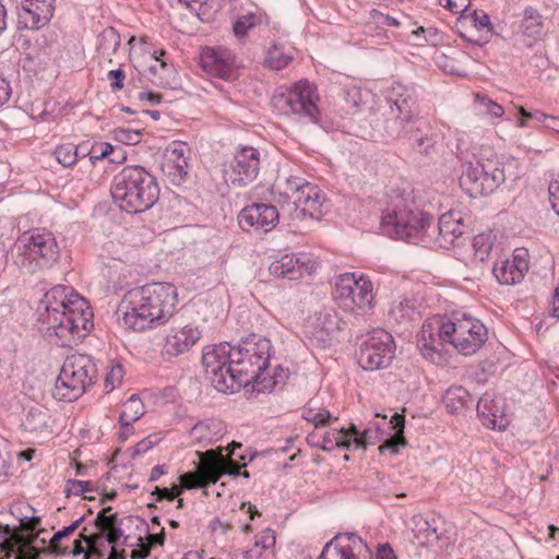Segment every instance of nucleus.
<instances>
[{
	"label": "nucleus",
	"instance_id": "obj_38",
	"mask_svg": "<svg viewBox=\"0 0 559 559\" xmlns=\"http://www.w3.org/2000/svg\"><path fill=\"white\" fill-rule=\"evenodd\" d=\"M472 402L468 391L461 385L449 388L443 395V403L451 413H459Z\"/></svg>",
	"mask_w": 559,
	"mask_h": 559
},
{
	"label": "nucleus",
	"instance_id": "obj_42",
	"mask_svg": "<svg viewBox=\"0 0 559 559\" xmlns=\"http://www.w3.org/2000/svg\"><path fill=\"white\" fill-rule=\"evenodd\" d=\"M203 20H210L219 9L222 0H179Z\"/></svg>",
	"mask_w": 559,
	"mask_h": 559
},
{
	"label": "nucleus",
	"instance_id": "obj_44",
	"mask_svg": "<svg viewBox=\"0 0 559 559\" xmlns=\"http://www.w3.org/2000/svg\"><path fill=\"white\" fill-rule=\"evenodd\" d=\"M523 34L531 38H537L543 32L542 15L534 9L530 8L524 11Z\"/></svg>",
	"mask_w": 559,
	"mask_h": 559
},
{
	"label": "nucleus",
	"instance_id": "obj_40",
	"mask_svg": "<svg viewBox=\"0 0 559 559\" xmlns=\"http://www.w3.org/2000/svg\"><path fill=\"white\" fill-rule=\"evenodd\" d=\"M4 532L9 539L13 540L20 548L16 559H37L40 551L33 545V537L21 536L8 525L4 527Z\"/></svg>",
	"mask_w": 559,
	"mask_h": 559
},
{
	"label": "nucleus",
	"instance_id": "obj_24",
	"mask_svg": "<svg viewBox=\"0 0 559 559\" xmlns=\"http://www.w3.org/2000/svg\"><path fill=\"white\" fill-rule=\"evenodd\" d=\"M307 328L312 338L322 347L330 345L335 333L340 330V318L333 309L317 311L307 321Z\"/></svg>",
	"mask_w": 559,
	"mask_h": 559
},
{
	"label": "nucleus",
	"instance_id": "obj_13",
	"mask_svg": "<svg viewBox=\"0 0 559 559\" xmlns=\"http://www.w3.org/2000/svg\"><path fill=\"white\" fill-rule=\"evenodd\" d=\"M316 99L317 95L313 86L305 80L298 81L286 94L273 97L274 106L282 114L305 117L312 121L317 120L318 115Z\"/></svg>",
	"mask_w": 559,
	"mask_h": 559
},
{
	"label": "nucleus",
	"instance_id": "obj_27",
	"mask_svg": "<svg viewBox=\"0 0 559 559\" xmlns=\"http://www.w3.org/2000/svg\"><path fill=\"white\" fill-rule=\"evenodd\" d=\"M485 180H487L485 168L480 163H478V159L475 162H467L463 165L460 185L471 198L489 194L487 182Z\"/></svg>",
	"mask_w": 559,
	"mask_h": 559
},
{
	"label": "nucleus",
	"instance_id": "obj_55",
	"mask_svg": "<svg viewBox=\"0 0 559 559\" xmlns=\"http://www.w3.org/2000/svg\"><path fill=\"white\" fill-rule=\"evenodd\" d=\"M124 376V370L121 365H115L108 371L105 378V386L108 391H112L116 386H118Z\"/></svg>",
	"mask_w": 559,
	"mask_h": 559
},
{
	"label": "nucleus",
	"instance_id": "obj_28",
	"mask_svg": "<svg viewBox=\"0 0 559 559\" xmlns=\"http://www.w3.org/2000/svg\"><path fill=\"white\" fill-rule=\"evenodd\" d=\"M17 15L20 27L26 29H37L48 24L53 15V12L49 11V9L44 4L43 8H40L32 1L23 0Z\"/></svg>",
	"mask_w": 559,
	"mask_h": 559
},
{
	"label": "nucleus",
	"instance_id": "obj_34",
	"mask_svg": "<svg viewBox=\"0 0 559 559\" xmlns=\"http://www.w3.org/2000/svg\"><path fill=\"white\" fill-rule=\"evenodd\" d=\"M486 173L487 188L489 193L493 192L500 185L506 181L507 163L499 156H491L486 159H478Z\"/></svg>",
	"mask_w": 559,
	"mask_h": 559
},
{
	"label": "nucleus",
	"instance_id": "obj_17",
	"mask_svg": "<svg viewBox=\"0 0 559 559\" xmlns=\"http://www.w3.org/2000/svg\"><path fill=\"white\" fill-rule=\"evenodd\" d=\"M318 559H370V549L355 533L338 534L324 546Z\"/></svg>",
	"mask_w": 559,
	"mask_h": 559
},
{
	"label": "nucleus",
	"instance_id": "obj_33",
	"mask_svg": "<svg viewBox=\"0 0 559 559\" xmlns=\"http://www.w3.org/2000/svg\"><path fill=\"white\" fill-rule=\"evenodd\" d=\"M95 526L100 533H106V540L115 545L122 536L117 514L111 513V507L104 508L95 519Z\"/></svg>",
	"mask_w": 559,
	"mask_h": 559
},
{
	"label": "nucleus",
	"instance_id": "obj_62",
	"mask_svg": "<svg viewBox=\"0 0 559 559\" xmlns=\"http://www.w3.org/2000/svg\"><path fill=\"white\" fill-rule=\"evenodd\" d=\"M539 121L544 124L545 128L559 133V118L542 114Z\"/></svg>",
	"mask_w": 559,
	"mask_h": 559
},
{
	"label": "nucleus",
	"instance_id": "obj_29",
	"mask_svg": "<svg viewBox=\"0 0 559 559\" xmlns=\"http://www.w3.org/2000/svg\"><path fill=\"white\" fill-rule=\"evenodd\" d=\"M426 127V122L414 117L411 111L395 116L388 124L386 132L392 138H407L412 140L415 138L416 133H421Z\"/></svg>",
	"mask_w": 559,
	"mask_h": 559
},
{
	"label": "nucleus",
	"instance_id": "obj_5",
	"mask_svg": "<svg viewBox=\"0 0 559 559\" xmlns=\"http://www.w3.org/2000/svg\"><path fill=\"white\" fill-rule=\"evenodd\" d=\"M270 356L271 343L267 338L260 335H250L237 346H233L231 369L234 371L236 391L264 379Z\"/></svg>",
	"mask_w": 559,
	"mask_h": 559
},
{
	"label": "nucleus",
	"instance_id": "obj_32",
	"mask_svg": "<svg viewBox=\"0 0 559 559\" xmlns=\"http://www.w3.org/2000/svg\"><path fill=\"white\" fill-rule=\"evenodd\" d=\"M145 413L141 399L132 395L123 405L119 415L121 424V439L126 440L132 433L131 424L140 419Z\"/></svg>",
	"mask_w": 559,
	"mask_h": 559
},
{
	"label": "nucleus",
	"instance_id": "obj_58",
	"mask_svg": "<svg viewBox=\"0 0 559 559\" xmlns=\"http://www.w3.org/2000/svg\"><path fill=\"white\" fill-rule=\"evenodd\" d=\"M253 16L246 15L238 19L234 24V32L236 36L243 37L247 32L254 25Z\"/></svg>",
	"mask_w": 559,
	"mask_h": 559
},
{
	"label": "nucleus",
	"instance_id": "obj_54",
	"mask_svg": "<svg viewBox=\"0 0 559 559\" xmlns=\"http://www.w3.org/2000/svg\"><path fill=\"white\" fill-rule=\"evenodd\" d=\"M116 151H120L119 146H114L110 143L104 142L96 144L92 147V155L90 159L95 163V160L109 157L111 154H115Z\"/></svg>",
	"mask_w": 559,
	"mask_h": 559
},
{
	"label": "nucleus",
	"instance_id": "obj_3",
	"mask_svg": "<svg viewBox=\"0 0 559 559\" xmlns=\"http://www.w3.org/2000/svg\"><path fill=\"white\" fill-rule=\"evenodd\" d=\"M111 195L117 205L128 213L151 209L158 200L155 178L139 166L126 167L115 179Z\"/></svg>",
	"mask_w": 559,
	"mask_h": 559
},
{
	"label": "nucleus",
	"instance_id": "obj_36",
	"mask_svg": "<svg viewBox=\"0 0 559 559\" xmlns=\"http://www.w3.org/2000/svg\"><path fill=\"white\" fill-rule=\"evenodd\" d=\"M499 407L495 404L492 396L488 393L484 394L477 403V414L484 426L491 429H502L498 424Z\"/></svg>",
	"mask_w": 559,
	"mask_h": 559
},
{
	"label": "nucleus",
	"instance_id": "obj_56",
	"mask_svg": "<svg viewBox=\"0 0 559 559\" xmlns=\"http://www.w3.org/2000/svg\"><path fill=\"white\" fill-rule=\"evenodd\" d=\"M46 424V414L39 409H31L24 425L29 430H38Z\"/></svg>",
	"mask_w": 559,
	"mask_h": 559
},
{
	"label": "nucleus",
	"instance_id": "obj_47",
	"mask_svg": "<svg viewBox=\"0 0 559 559\" xmlns=\"http://www.w3.org/2000/svg\"><path fill=\"white\" fill-rule=\"evenodd\" d=\"M80 146H75L71 143L61 144L55 151L57 160L64 167L73 166L79 158Z\"/></svg>",
	"mask_w": 559,
	"mask_h": 559
},
{
	"label": "nucleus",
	"instance_id": "obj_6",
	"mask_svg": "<svg viewBox=\"0 0 559 559\" xmlns=\"http://www.w3.org/2000/svg\"><path fill=\"white\" fill-rule=\"evenodd\" d=\"M97 378L93 358L85 354L68 356L56 381L53 396L71 402L79 399Z\"/></svg>",
	"mask_w": 559,
	"mask_h": 559
},
{
	"label": "nucleus",
	"instance_id": "obj_15",
	"mask_svg": "<svg viewBox=\"0 0 559 559\" xmlns=\"http://www.w3.org/2000/svg\"><path fill=\"white\" fill-rule=\"evenodd\" d=\"M394 352L392 335L381 329L374 330L361 347L359 364L367 370L386 368L392 362Z\"/></svg>",
	"mask_w": 559,
	"mask_h": 559
},
{
	"label": "nucleus",
	"instance_id": "obj_35",
	"mask_svg": "<svg viewBox=\"0 0 559 559\" xmlns=\"http://www.w3.org/2000/svg\"><path fill=\"white\" fill-rule=\"evenodd\" d=\"M386 98L390 104L391 112L394 116H401L411 112V91L401 83H394L386 91Z\"/></svg>",
	"mask_w": 559,
	"mask_h": 559
},
{
	"label": "nucleus",
	"instance_id": "obj_22",
	"mask_svg": "<svg viewBox=\"0 0 559 559\" xmlns=\"http://www.w3.org/2000/svg\"><path fill=\"white\" fill-rule=\"evenodd\" d=\"M201 337V326L194 322L173 326L165 338L164 354L169 357L186 354Z\"/></svg>",
	"mask_w": 559,
	"mask_h": 559
},
{
	"label": "nucleus",
	"instance_id": "obj_63",
	"mask_svg": "<svg viewBox=\"0 0 559 559\" xmlns=\"http://www.w3.org/2000/svg\"><path fill=\"white\" fill-rule=\"evenodd\" d=\"M11 92L9 82L0 74V107L10 99Z\"/></svg>",
	"mask_w": 559,
	"mask_h": 559
},
{
	"label": "nucleus",
	"instance_id": "obj_49",
	"mask_svg": "<svg viewBox=\"0 0 559 559\" xmlns=\"http://www.w3.org/2000/svg\"><path fill=\"white\" fill-rule=\"evenodd\" d=\"M112 134L117 142L126 145H135L142 139V133L139 130L118 128L114 130Z\"/></svg>",
	"mask_w": 559,
	"mask_h": 559
},
{
	"label": "nucleus",
	"instance_id": "obj_39",
	"mask_svg": "<svg viewBox=\"0 0 559 559\" xmlns=\"http://www.w3.org/2000/svg\"><path fill=\"white\" fill-rule=\"evenodd\" d=\"M276 543L275 533L271 528L261 531L251 548L243 551L245 559H260L263 551L271 550Z\"/></svg>",
	"mask_w": 559,
	"mask_h": 559
},
{
	"label": "nucleus",
	"instance_id": "obj_45",
	"mask_svg": "<svg viewBox=\"0 0 559 559\" xmlns=\"http://www.w3.org/2000/svg\"><path fill=\"white\" fill-rule=\"evenodd\" d=\"M292 59L293 57L285 52L282 47L273 45L267 50L265 63L272 70H282L288 66Z\"/></svg>",
	"mask_w": 559,
	"mask_h": 559
},
{
	"label": "nucleus",
	"instance_id": "obj_7",
	"mask_svg": "<svg viewBox=\"0 0 559 559\" xmlns=\"http://www.w3.org/2000/svg\"><path fill=\"white\" fill-rule=\"evenodd\" d=\"M332 295L337 306L349 313H366L374 300L372 282L360 272L340 274L334 282Z\"/></svg>",
	"mask_w": 559,
	"mask_h": 559
},
{
	"label": "nucleus",
	"instance_id": "obj_21",
	"mask_svg": "<svg viewBox=\"0 0 559 559\" xmlns=\"http://www.w3.org/2000/svg\"><path fill=\"white\" fill-rule=\"evenodd\" d=\"M278 210L274 205L254 203L241 210L239 226L246 231L269 233L278 224Z\"/></svg>",
	"mask_w": 559,
	"mask_h": 559
},
{
	"label": "nucleus",
	"instance_id": "obj_11",
	"mask_svg": "<svg viewBox=\"0 0 559 559\" xmlns=\"http://www.w3.org/2000/svg\"><path fill=\"white\" fill-rule=\"evenodd\" d=\"M229 457L216 454L214 451L201 453V464L197 472H189L179 477L181 487L186 489L202 488L207 484H215L223 474L238 475L240 465L233 461V455L240 443L231 442L229 445Z\"/></svg>",
	"mask_w": 559,
	"mask_h": 559
},
{
	"label": "nucleus",
	"instance_id": "obj_61",
	"mask_svg": "<svg viewBox=\"0 0 559 559\" xmlns=\"http://www.w3.org/2000/svg\"><path fill=\"white\" fill-rule=\"evenodd\" d=\"M107 76L110 81V87L114 92L122 90L126 76L124 71L122 69L110 70Z\"/></svg>",
	"mask_w": 559,
	"mask_h": 559
},
{
	"label": "nucleus",
	"instance_id": "obj_43",
	"mask_svg": "<svg viewBox=\"0 0 559 559\" xmlns=\"http://www.w3.org/2000/svg\"><path fill=\"white\" fill-rule=\"evenodd\" d=\"M391 424L393 426V429L396 430V436L388 439L382 445L379 447V450L381 452L384 450H391L393 453H396L399 451L400 445L406 444V440L403 437V429L405 424L404 416L395 414L391 419Z\"/></svg>",
	"mask_w": 559,
	"mask_h": 559
},
{
	"label": "nucleus",
	"instance_id": "obj_59",
	"mask_svg": "<svg viewBox=\"0 0 559 559\" xmlns=\"http://www.w3.org/2000/svg\"><path fill=\"white\" fill-rule=\"evenodd\" d=\"M439 3L453 13H463L469 7V0H439Z\"/></svg>",
	"mask_w": 559,
	"mask_h": 559
},
{
	"label": "nucleus",
	"instance_id": "obj_1",
	"mask_svg": "<svg viewBox=\"0 0 559 559\" xmlns=\"http://www.w3.org/2000/svg\"><path fill=\"white\" fill-rule=\"evenodd\" d=\"M37 314L41 329L64 347L78 345L94 326L87 300L64 285H56L43 296Z\"/></svg>",
	"mask_w": 559,
	"mask_h": 559
},
{
	"label": "nucleus",
	"instance_id": "obj_30",
	"mask_svg": "<svg viewBox=\"0 0 559 559\" xmlns=\"http://www.w3.org/2000/svg\"><path fill=\"white\" fill-rule=\"evenodd\" d=\"M225 432V424L216 418L201 420L190 430L192 440L202 444L203 447L221 440Z\"/></svg>",
	"mask_w": 559,
	"mask_h": 559
},
{
	"label": "nucleus",
	"instance_id": "obj_37",
	"mask_svg": "<svg viewBox=\"0 0 559 559\" xmlns=\"http://www.w3.org/2000/svg\"><path fill=\"white\" fill-rule=\"evenodd\" d=\"M120 46V35L114 27H106L97 39V51L99 56L111 62L114 55Z\"/></svg>",
	"mask_w": 559,
	"mask_h": 559
},
{
	"label": "nucleus",
	"instance_id": "obj_8",
	"mask_svg": "<svg viewBox=\"0 0 559 559\" xmlns=\"http://www.w3.org/2000/svg\"><path fill=\"white\" fill-rule=\"evenodd\" d=\"M20 241L19 264L29 274L49 270L59 259V247L51 233L33 229L25 233Z\"/></svg>",
	"mask_w": 559,
	"mask_h": 559
},
{
	"label": "nucleus",
	"instance_id": "obj_20",
	"mask_svg": "<svg viewBox=\"0 0 559 559\" xmlns=\"http://www.w3.org/2000/svg\"><path fill=\"white\" fill-rule=\"evenodd\" d=\"M200 62L203 70L211 75L224 80H234L237 76L236 57L227 48H203L200 53Z\"/></svg>",
	"mask_w": 559,
	"mask_h": 559
},
{
	"label": "nucleus",
	"instance_id": "obj_10",
	"mask_svg": "<svg viewBox=\"0 0 559 559\" xmlns=\"http://www.w3.org/2000/svg\"><path fill=\"white\" fill-rule=\"evenodd\" d=\"M439 335L461 354L473 355L485 344L488 332L478 319L465 313H452L444 320Z\"/></svg>",
	"mask_w": 559,
	"mask_h": 559
},
{
	"label": "nucleus",
	"instance_id": "obj_57",
	"mask_svg": "<svg viewBox=\"0 0 559 559\" xmlns=\"http://www.w3.org/2000/svg\"><path fill=\"white\" fill-rule=\"evenodd\" d=\"M474 26L478 29H487L490 34L493 32V26L490 22L489 15L484 11H473L471 13Z\"/></svg>",
	"mask_w": 559,
	"mask_h": 559
},
{
	"label": "nucleus",
	"instance_id": "obj_31",
	"mask_svg": "<svg viewBox=\"0 0 559 559\" xmlns=\"http://www.w3.org/2000/svg\"><path fill=\"white\" fill-rule=\"evenodd\" d=\"M306 264V261L294 254H284L281 259L271 263L269 271L276 278L297 280L301 276Z\"/></svg>",
	"mask_w": 559,
	"mask_h": 559
},
{
	"label": "nucleus",
	"instance_id": "obj_64",
	"mask_svg": "<svg viewBox=\"0 0 559 559\" xmlns=\"http://www.w3.org/2000/svg\"><path fill=\"white\" fill-rule=\"evenodd\" d=\"M370 559L372 555L370 554ZM373 559H396L393 549L389 545H381L378 548V552Z\"/></svg>",
	"mask_w": 559,
	"mask_h": 559
},
{
	"label": "nucleus",
	"instance_id": "obj_19",
	"mask_svg": "<svg viewBox=\"0 0 559 559\" xmlns=\"http://www.w3.org/2000/svg\"><path fill=\"white\" fill-rule=\"evenodd\" d=\"M190 148L187 143L175 141L164 151L160 170L174 185H180L188 175Z\"/></svg>",
	"mask_w": 559,
	"mask_h": 559
},
{
	"label": "nucleus",
	"instance_id": "obj_48",
	"mask_svg": "<svg viewBox=\"0 0 559 559\" xmlns=\"http://www.w3.org/2000/svg\"><path fill=\"white\" fill-rule=\"evenodd\" d=\"M82 521L83 518L74 521L72 524L64 527L63 530L56 532L49 542V550L58 556L66 555L68 552V549L62 548L59 545V542L61 540V538L72 534L80 526Z\"/></svg>",
	"mask_w": 559,
	"mask_h": 559
},
{
	"label": "nucleus",
	"instance_id": "obj_18",
	"mask_svg": "<svg viewBox=\"0 0 559 559\" xmlns=\"http://www.w3.org/2000/svg\"><path fill=\"white\" fill-rule=\"evenodd\" d=\"M369 430L359 433L356 426L352 425L349 429H331L322 436L313 432L308 436V441L323 451H333L334 449H349L353 444L356 448H365L367 445V435Z\"/></svg>",
	"mask_w": 559,
	"mask_h": 559
},
{
	"label": "nucleus",
	"instance_id": "obj_41",
	"mask_svg": "<svg viewBox=\"0 0 559 559\" xmlns=\"http://www.w3.org/2000/svg\"><path fill=\"white\" fill-rule=\"evenodd\" d=\"M496 241V235L489 230L477 234L473 239L474 257L483 262L488 259Z\"/></svg>",
	"mask_w": 559,
	"mask_h": 559
},
{
	"label": "nucleus",
	"instance_id": "obj_9",
	"mask_svg": "<svg viewBox=\"0 0 559 559\" xmlns=\"http://www.w3.org/2000/svg\"><path fill=\"white\" fill-rule=\"evenodd\" d=\"M287 204L283 207L293 221L319 218L322 215L324 195L320 188L300 177L288 178L281 192Z\"/></svg>",
	"mask_w": 559,
	"mask_h": 559
},
{
	"label": "nucleus",
	"instance_id": "obj_53",
	"mask_svg": "<svg viewBox=\"0 0 559 559\" xmlns=\"http://www.w3.org/2000/svg\"><path fill=\"white\" fill-rule=\"evenodd\" d=\"M81 537L88 547V551L85 552L84 559H98L102 555L98 551L97 546L103 542L104 536L102 534H94L91 536L81 534Z\"/></svg>",
	"mask_w": 559,
	"mask_h": 559
},
{
	"label": "nucleus",
	"instance_id": "obj_4",
	"mask_svg": "<svg viewBox=\"0 0 559 559\" xmlns=\"http://www.w3.org/2000/svg\"><path fill=\"white\" fill-rule=\"evenodd\" d=\"M432 216L416 207L412 200L396 195L383 211L381 228L391 238L411 240L428 233Z\"/></svg>",
	"mask_w": 559,
	"mask_h": 559
},
{
	"label": "nucleus",
	"instance_id": "obj_14",
	"mask_svg": "<svg viewBox=\"0 0 559 559\" xmlns=\"http://www.w3.org/2000/svg\"><path fill=\"white\" fill-rule=\"evenodd\" d=\"M439 537L438 522L435 518L415 514L407 531L408 552L416 559H425L436 551Z\"/></svg>",
	"mask_w": 559,
	"mask_h": 559
},
{
	"label": "nucleus",
	"instance_id": "obj_50",
	"mask_svg": "<svg viewBox=\"0 0 559 559\" xmlns=\"http://www.w3.org/2000/svg\"><path fill=\"white\" fill-rule=\"evenodd\" d=\"M302 417L318 428L324 426L331 419V414L324 408H307L304 411Z\"/></svg>",
	"mask_w": 559,
	"mask_h": 559
},
{
	"label": "nucleus",
	"instance_id": "obj_26",
	"mask_svg": "<svg viewBox=\"0 0 559 559\" xmlns=\"http://www.w3.org/2000/svg\"><path fill=\"white\" fill-rule=\"evenodd\" d=\"M445 319H433L426 321L420 330L418 335V348L421 355L435 361L439 354V345L443 343H448L444 337H441L440 328L443 324Z\"/></svg>",
	"mask_w": 559,
	"mask_h": 559
},
{
	"label": "nucleus",
	"instance_id": "obj_52",
	"mask_svg": "<svg viewBox=\"0 0 559 559\" xmlns=\"http://www.w3.org/2000/svg\"><path fill=\"white\" fill-rule=\"evenodd\" d=\"M103 251L112 259L122 261L127 258V252L119 239H109L103 245Z\"/></svg>",
	"mask_w": 559,
	"mask_h": 559
},
{
	"label": "nucleus",
	"instance_id": "obj_60",
	"mask_svg": "<svg viewBox=\"0 0 559 559\" xmlns=\"http://www.w3.org/2000/svg\"><path fill=\"white\" fill-rule=\"evenodd\" d=\"M548 191L551 209L559 216V174L558 177L550 182Z\"/></svg>",
	"mask_w": 559,
	"mask_h": 559
},
{
	"label": "nucleus",
	"instance_id": "obj_12",
	"mask_svg": "<svg viewBox=\"0 0 559 559\" xmlns=\"http://www.w3.org/2000/svg\"><path fill=\"white\" fill-rule=\"evenodd\" d=\"M233 346L222 343L205 347L202 362L212 385L223 393L236 392L234 371L231 369Z\"/></svg>",
	"mask_w": 559,
	"mask_h": 559
},
{
	"label": "nucleus",
	"instance_id": "obj_2",
	"mask_svg": "<svg viewBox=\"0 0 559 559\" xmlns=\"http://www.w3.org/2000/svg\"><path fill=\"white\" fill-rule=\"evenodd\" d=\"M177 304V287L170 283L155 282L133 288L120 304L123 325L134 332L159 328L174 316Z\"/></svg>",
	"mask_w": 559,
	"mask_h": 559
},
{
	"label": "nucleus",
	"instance_id": "obj_46",
	"mask_svg": "<svg viewBox=\"0 0 559 559\" xmlns=\"http://www.w3.org/2000/svg\"><path fill=\"white\" fill-rule=\"evenodd\" d=\"M474 99L475 103L479 106L480 114L490 118H501L504 115L503 107L488 96L475 94Z\"/></svg>",
	"mask_w": 559,
	"mask_h": 559
},
{
	"label": "nucleus",
	"instance_id": "obj_16",
	"mask_svg": "<svg viewBox=\"0 0 559 559\" xmlns=\"http://www.w3.org/2000/svg\"><path fill=\"white\" fill-rule=\"evenodd\" d=\"M260 156L258 150L246 146L237 151L233 159L223 168V177L227 185L241 187L252 182L259 171Z\"/></svg>",
	"mask_w": 559,
	"mask_h": 559
},
{
	"label": "nucleus",
	"instance_id": "obj_25",
	"mask_svg": "<svg viewBox=\"0 0 559 559\" xmlns=\"http://www.w3.org/2000/svg\"><path fill=\"white\" fill-rule=\"evenodd\" d=\"M439 235L437 242L444 249L460 245L466 233L463 215L459 211H449L442 214L438 224Z\"/></svg>",
	"mask_w": 559,
	"mask_h": 559
},
{
	"label": "nucleus",
	"instance_id": "obj_51",
	"mask_svg": "<svg viewBox=\"0 0 559 559\" xmlns=\"http://www.w3.org/2000/svg\"><path fill=\"white\" fill-rule=\"evenodd\" d=\"M93 490L91 481L70 479L66 484L64 492L69 496H82Z\"/></svg>",
	"mask_w": 559,
	"mask_h": 559
},
{
	"label": "nucleus",
	"instance_id": "obj_23",
	"mask_svg": "<svg viewBox=\"0 0 559 559\" xmlns=\"http://www.w3.org/2000/svg\"><path fill=\"white\" fill-rule=\"evenodd\" d=\"M527 271L528 252L523 248L515 249L510 258L497 263L492 269L495 277L502 285L521 283Z\"/></svg>",
	"mask_w": 559,
	"mask_h": 559
}]
</instances>
